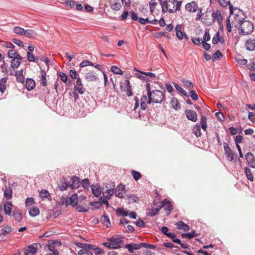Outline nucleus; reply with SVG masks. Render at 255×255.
<instances>
[{"label": "nucleus", "instance_id": "nucleus-1", "mask_svg": "<svg viewBox=\"0 0 255 255\" xmlns=\"http://www.w3.org/2000/svg\"><path fill=\"white\" fill-rule=\"evenodd\" d=\"M147 95L149 98V103L155 104L161 103L165 97V93L159 90H152L150 84L147 83L146 85Z\"/></svg>", "mask_w": 255, "mask_h": 255}, {"label": "nucleus", "instance_id": "nucleus-2", "mask_svg": "<svg viewBox=\"0 0 255 255\" xmlns=\"http://www.w3.org/2000/svg\"><path fill=\"white\" fill-rule=\"evenodd\" d=\"M230 14L229 18L232 20V25L238 27L245 19L244 15L242 11L236 8H234L233 5H230Z\"/></svg>", "mask_w": 255, "mask_h": 255}, {"label": "nucleus", "instance_id": "nucleus-3", "mask_svg": "<svg viewBox=\"0 0 255 255\" xmlns=\"http://www.w3.org/2000/svg\"><path fill=\"white\" fill-rule=\"evenodd\" d=\"M240 30V33L243 35L251 34L254 29L253 24L249 20H244L238 27Z\"/></svg>", "mask_w": 255, "mask_h": 255}, {"label": "nucleus", "instance_id": "nucleus-4", "mask_svg": "<svg viewBox=\"0 0 255 255\" xmlns=\"http://www.w3.org/2000/svg\"><path fill=\"white\" fill-rule=\"evenodd\" d=\"M160 4L162 7H165L166 10H168L169 13H173L177 11H179L181 8L182 1L177 2L176 7L173 6L171 7L170 3H168V0H160Z\"/></svg>", "mask_w": 255, "mask_h": 255}, {"label": "nucleus", "instance_id": "nucleus-5", "mask_svg": "<svg viewBox=\"0 0 255 255\" xmlns=\"http://www.w3.org/2000/svg\"><path fill=\"white\" fill-rule=\"evenodd\" d=\"M109 186H106L103 189V194L107 198H110L114 193L115 185L111 181L109 182Z\"/></svg>", "mask_w": 255, "mask_h": 255}, {"label": "nucleus", "instance_id": "nucleus-6", "mask_svg": "<svg viewBox=\"0 0 255 255\" xmlns=\"http://www.w3.org/2000/svg\"><path fill=\"white\" fill-rule=\"evenodd\" d=\"M79 72L84 75V77L88 82H93L97 80V76L92 71L83 69L80 70Z\"/></svg>", "mask_w": 255, "mask_h": 255}, {"label": "nucleus", "instance_id": "nucleus-7", "mask_svg": "<svg viewBox=\"0 0 255 255\" xmlns=\"http://www.w3.org/2000/svg\"><path fill=\"white\" fill-rule=\"evenodd\" d=\"M109 241L113 242V244L114 245V249L121 248L122 245L124 244V241L123 240L122 238L119 235L113 236L109 239Z\"/></svg>", "mask_w": 255, "mask_h": 255}, {"label": "nucleus", "instance_id": "nucleus-8", "mask_svg": "<svg viewBox=\"0 0 255 255\" xmlns=\"http://www.w3.org/2000/svg\"><path fill=\"white\" fill-rule=\"evenodd\" d=\"M198 3L195 1L188 2L185 5V10L190 13L196 12L198 10Z\"/></svg>", "mask_w": 255, "mask_h": 255}, {"label": "nucleus", "instance_id": "nucleus-9", "mask_svg": "<svg viewBox=\"0 0 255 255\" xmlns=\"http://www.w3.org/2000/svg\"><path fill=\"white\" fill-rule=\"evenodd\" d=\"M212 17L213 23L216 20L220 26H221L223 28V25H222L223 18L221 14V12L220 10H217L215 11H213L211 13Z\"/></svg>", "mask_w": 255, "mask_h": 255}, {"label": "nucleus", "instance_id": "nucleus-10", "mask_svg": "<svg viewBox=\"0 0 255 255\" xmlns=\"http://www.w3.org/2000/svg\"><path fill=\"white\" fill-rule=\"evenodd\" d=\"M130 13L131 15V18L133 20H138V22L142 25H145L149 22V20L148 17H146L145 18L138 17L137 14L133 11H130Z\"/></svg>", "mask_w": 255, "mask_h": 255}, {"label": "nucleus", "instance_id": "nucleus-11", "mask_svg": "<svg viewBox=\"0 0 255 255\" xmlns=\"http://www.w3.org/2000/svg\"><path fill=\"white\" fill-rule=\"evenodd\" d=\"M164 207V209L167 212V215L172 211L173 207L170 201L167 199H164L160 204V209Z\"/></svg>", "mask_w": 255, "mask_h": 255}, {"label": "nucleus", "instance_id": "nucleus-12", "mask_svg": "<svg viewBox=\"0 0 255 255\" xmlns=\"http://www.w3.org/2000/svg\"><path fill=\"white\" fill-rule=\"evenodd\" d=\"M78 203V196L77 194H74L71 197L67 198L65 200V204L66 206L71 205L72 206H76Z\"/></svg>", "mask_w": 255, "mask_h": 255}, {"label": "nucleus", "instance_id": "nucleus-13", "mask_svg": "<svg viewBox=\"0 0 255 255\" xmlns=\"http://www.w3.org/2000/svg\"><path fill=\"white\" fill-rule=\"evenodd\" d=\"M185 115L187 119L193 122L197 120V114L195 111L191 110H186L185 111Z\"/></svg>", "mask_w": 255, "mask_h": 255}, {"label": "nucleus", "instance_id": "nucleus-14", "mask_svg": "<svg viewBox=\"0 0 255 255\" xmlns=\"http://www.w3.org/2000/svg\"><path fill=\"white\" fill-rule=\"evenodd\" d=\"M74 89L80 94L83 95L85 93V89L83 88L81 80L79 77H78L76 79Z\"/></svg>", "mask_w": 255, "mask_h": 255}, {"label": "nucleus", "instance_id": "nucleus-15", "mask_svg": "<svg viewBox=\"0 0 255 255\" xmlns=\"http://www.w3.org/2000/svg\"><path fill=\"white\" fill-rule=\"evenodd\" d=\"M224 148L228 160L230 161H232L234 159L233 152L228 144L226 142L224 143Z\"/></svg>", "mask_w": 255, "mask_h": 255}, {"label": "nucleus", "instance_id": "nucleus-16", "mask_svg": "<svg viewBox=\"0 0 255 255\" xmlns=\"http://www.w3.org/2000/svg\"><path fill=\"white\" fill-rule=\"evenodd\" d=\"M69 184V187L72 189H77L81 185L80 179L76 176H73L71 178V181Z\"/></svg>", "mask_w": 255, "mask_h": 255}, {"label": "nucleus", "instance_id": "nucleus-17", "mask_svg": "<svg viewBox=\"0 0 255 255\" xmlns=\"http://www.w3.org/2000/svg\"><path fill=\"white\" fill-rule=\"evenodd\" d=\"M246 159L248 165L254 168H255V158L251 152H248L246 155Z\"/></svg>", "mask_w": 255, "mask_h": 255}, {"label": "nucleus", "instance_id": "nucleus-18", "mask_svg": "<svg viewBox=\"0 0 255 255\" xmlns=\"http://www.w3.org/2000/svg\"><path fill=\"white\" fill-rule=\"evenodd\" d=\"M202 22L207 25H210L213 23V19L210 12L206 11L202 18Z\"/></svg>", "mask_w": 255, "mask_h": 255}, {"label": "nucleus", "instance_id": "nucleus-19", "mask_svg": "<svg viewBox=\"0 0 255 255\" xmlns=\"http://www.w3.org/2000/svg\"><path fill=\"white\" fill-rule=\"evenodd\" d=\"M149 100V98L148 95H142L140 100V107L142 110H145L147 108V105L151 103L148 102Z\"/></svg>", "mask_w": 255, "mask_h": 255}, {"label": "nucleus", "instance_id": "nucleus-20", "mask_svg": "<svg viewBox=\"0 0 255 255\" xmlns=\"http://www.w3.org/2000/svg\"><path fill=\"white\" fill-rule=\"evenodd\" d=\"M182 28V26L181 25H177L176 26V27H175L176 36L179 40L182 39L183 38V36H184L185 38L186 39H187L188 38L187 37V36L185 34V33L181 31Z\"/></svg>", "mask_w": 255, "mask_h": 255}, {"label": "nucleus", "instance_id": "nucleus-21", "mask_svg": "<svg viewBox=\"0 0 255 255\" xmlns=\"http://www.w3.org/2000/svg\"><path fill=\"white\" fill-rule=\"evenodd\" d=\"M39 196L42 200L47 199L49 201L51 200V197L49 192L45 189H42L39 193Z\"/></svg>", "mask_w": 255, "mask_h": 255}, {"label": "nucleus", "instance_id": "nucleus-22", "mask_svg": "<svg viewBox=\"0 0 255 255\" xmlns=\"http://www.w3.org/2000/svg\"><path fill=\"white\" fill-rule=\"evenodd\" d=\"M246 47L247 50L252 51L255 49V39H249L246 43Z\"/></svg>", "mask_w": 255, "mask_h": 255}, {"label": "nucleus", "instance_id": "nucleus-23", "mask_svg": "<svg viewBox=\"0 0 255 255\" xmlns=\"http://www.w3.org/2000/svg\"><path fill=\"white\" fill-rule=\"evenodd\" d=\"M21 60L22 57L21 56L12 59L10 64L11 67L13 69L17 68L20 65Z\"/></svg>", "mask_w": 255, "mask_h": 255}, {"label": "nucleus", "instance_id": "nucleus-24", "mask_svg": "<svg viewBox=\"0 0 255 255\" xmlns=\"http://www.w3.org/2000/svg\"><path fill=\"white\" fill-rule=\"evenodd\" d=\"M12 208V204L10 201L6 202L3 206V210L4 213L8 215H10L11 210Z\"/></svg>", "mask_w": 255, "mask_h": 255}, {"label": "nucleus", "instance_id": "nucleus-25", "mask_svg": "<svg viewBox=\"0 0 255 255\" xmlns=\"http://www.w3.org/2000/svg\"><path fill=\"white\" fill-rule=\"evenodd\" d=\"M124 190L125 186L124 185H119L117 186L116 190L114 191V193L116 196L122 198L123 197V192Z\"/></svg>", "mask_w": 255, "mask_h": 255}, {"label": "nucleus", "instance_id": "nucleus-26", "mask_svg": "<svg viewBox=\"0 0 255 255\" xmlns=\"http://www.w3.org/2000/svg\"><path fill=\"white\" fill-rule=\"evenodd\" d=\"M25 87L28 91L33 89L35 87V81L32 79H27L26 80Z\"/></svg>", "mask_w": 255, "mask_h": 255}, {"label": "nucleus", "instance_id": "nucleus-27", "mask_svg": "<svg viewBox=\"0 0 255 255\" xmlns=\"http://www.w3.org/2000/svg\"><path fill=\"white\" fill-rule=\"evenodd\" d=\"M37 252V248L32 245L28 246L24 250L25 255H34Z\"/></svg>", "mask_w": 255, "mask_h": 255}, {"label": "nucleus", "instance_id": "nucleus-28", "mask_svg": "<svg viewBox=\"0 0 255 255\" xmlns=\"http://www.w3.org/2000/svg\"><path fill=\"white\" fill-rule=\"evenodd\" d=\"M126 249H128V251L133 253V251L140 249V245L139 244H127L125 246Z\"/></svg>", "mask_w": 255, "mask_h": 255}, {"label": "nucleus", "instance_id": "nucleus-29", "mask_svg": "<svg viewBox=\"0 0 255 255\" xmlns=\"http://www.w3.org/2000/svg\"><path fill=\"white\" fill-rule=\"evenodd\" d=\"M176 225L179 230H183L184 231H188L189 230V227L182 221L177 222Z\"/></svg>", "mask_w": 255, "mask_h": 255}, {"label": "nucleus", "instance_id": "nucleus-30", "mask_svg": "<svg viewBox=\"0 0 255 255\" xmlns=\"http://www.w3.org/2000/svg\"><path fill=\"white\" fill-rule=\"evenodd\" d=\"M23 70H20V71H18L15 73V77L16 79V81L18 82L23 83H24V77L23 75Z\"/></svg>", "mask_w": 255, "mask_h": 255}, {"label": "nucleus", "instance_id": "nucleus-31", "mask_svg": "<svg viewBox=\"0 0 255 255\" xmlns=\"http://www.w3.org/2000/svg\"><path fill=\"white\" fill-rule=\"evenodd\" d=\"M4 196L5 198L9 200L12 197V190L10 186H5L4 191Z\"/></svg>", "mask_w": 255, "mask_h": 255}, {"label": "nucleus", "instance_id": "nucleus-32", "mask_svg": "<svg viewBox=\"0 0 255 255\" xmlns=\"http://www.w3.org/2000/svg\"><path fill=\"white\" fill-rule=\"evenodd\" d=\"M24 35L29 37H34L37 35L36 31L33 29H27L24 30Z\"/></svg>", "mask_w": 255, "mask_h": 255}, {"label": "nucleus", "instance_id": "nucleus-33", "mask_svg": "<svg viewBox=\"0 0 255 255\" xmlns=\"http://www.w3.org/2000/svg\"><path fill=\"white\" fill-rule=\"evenodd\" d=\"M170 104L172 107L175 110L180 108L179 102L176 98H172L170 102Z\"/></svg>", "mask_w": 255, "mask_h": 255}, {"label": "nucleus", "instance_id": "nucleus-34", "mask_svg": "<svg viewBox=\"0 0 255 255\" xmlns=\"http://www.w3.org/2000/svg\"><path fill=\"white\" fill-rule=\"evenodd\" d=\"M92 248H87L86 249H81L78 252V255H93V253L90 251Z\"/></svg>", "mask_w": 255, "mask_h": 255}, {"label": "nucleus", "instance_id": "nucleus-35", "mask_svg": "<svg viewBox=\"0 0 255 255\" xmlns=\"http://www.w3.org/2000/svg\"><path fill=\"white\" fill-rule=\"evenodd\" d=\"M92 191L94 195L96 197H98L101 195V190L98 185H93L92 186Z\"/></svg>", "mask_w": 255, "mask_h": 255}, {"label": "nucleus", "instance_id": "nucleus-36", "mask_svg": "<svg viewBox=\"0 0 255 255\" xmlns=\"http://www.w3.org/2000/svg\"><path fill=\"white\" fill-rule=\"evenodd\" d=\"M6 79L5 78H1L0 80V91L3 93L6 89Z\"/></svg>", "mask_w": 255, "mask_h": 255}, {"label": "nucleus", "instance_id": "nucleus-37", "mask_svg": "<svg viewBox=\"0 0 255 255\" xmlns=\"http://www.w3.org/2000/svg\"><path fill=\"white\" fill-rule=\"evenodd\" d=\"M29 213L31 216L35 217L39 214V210L38 208L36 207H32V208L29 209Z\"/></svg>", "mask_w": 255, "mask_h": 255}, {"label": "nucleus", "instance_id": "nucleus-38", "mask_svg": "<svg viewBox=\"0 0 255 255\" xmlns=\"http://www.w3.org/2000/svg\"><path fill=\"white\" fill-rule=\"evenodd\" d=\"M201 126L202 128L204 130L206 131V129L207 128V118L205 116H203L201 117V121H200Z\"/></svg>", "mask_w": 255, "mask_h": 255}, {"label": "nucleus", "instance_id": "nucleus-39", "mask_svg": "<svg viewBox=\"0 0 255 255\" xmlns=\"http://www.w3.org/2000/svg\"><path fill=\"white\" fill-rule=\"evenodd\" d=\"M101 221L102 222L103 224L107 228H109L111 226V223L110 222V220L107 216L104 215L102 216Z\"/></svg>", "mask_w": 255, "mask_h": 255}, {"label": "nucleus", "instance_id": "nucleus-40", "mask_svg": "<svg viewBox=\"0 0 255 255\" xmlns=\"http://www.w3.org/2000/svg\"><path fill=\"white\" fill-rule=\"evenodd\" d=\"M24 30L23 28L19 26H15L13 29V31L15 34L20 35H24Z\"/></svg>", "mask_w": 255, "mask_h": 255}, {"label": "nucleus", "instance_id": "nucleus-41", "mask_svg": "<svg viewBox=\"0 0 255 255\" xmlns=\"http://www.w3.org/2000/svg\"><path fill=\"white\" fill-rule=\"evenodd\" d=\"M193 132L197 137H200L201 136V129L199 125H196L193 127Z\"/></svg>", "mask_w": 255, "mask_h": 255}, {"label": "nucleus", "instance_id": "nucleus-42", "mask_svg": "<svg viewBox=\"0 0 255 255\" xmlns=\"http://www.w3.org/2000/svg\"><path fill=\"white\" fill-rule=\"evenodd\" d=\"M8 56L10 58H15L16 57H19L20 55L19 54L14 50H9L7 53Z\"/></svg>", "mask_w": 255, "mask_h": 255}, {"label": "nucleus", "instance_id": "nucleus-43", "mask_svg": "<svg viewBox=\"0 0 255 255\" xmlns=\"http://www.w3.org/2000/svg\"><path fill=\"white\" fill-rule=\"evenodd\" d=\"M173 85L175 89L179 92L182 93L184 96L188 97V94L180 86H179L178 84H177L175 83H173Z\"/></svg>", "mask_w": 255, "mask_h": 255}, {"label": "nucleus", "instance_id": "nucleus-44", "mask_svg": "<svg viewBox=\"0 0 255 255\" xmlns=\"http://www.w3.org/2000/svg\"><path fill=\"white\" fill-rule=\"evenodd\" d=\"M125 85L127 88L126 95L128 96H130L132 95V92L131 90V87L130 86V82L128 80H127L125 81Z\"/></svg>", "mask_w": 255, "mask_h": 255}, {"label": "nucleus", "instance_id": "nucleus-45", "mask_svg": "<svg viewBox=\"0 0 255 255\" xmlns=\"http://www.w3.org/2000/svg\"><path fill=\"white\" fill-rule=\"evenodd\" d=\"M12 216L15 221H17L18 222H19L22 219V215L18 211H14L13 212Z\"/></svg>", "mask_w": 255, "mask_h": 255}, {"label": "nucleus", "instance_id": "nucleus-46", "mask_svg": "<svg viewBox=\"0 0 255 255\" xmlns=\"http://www.w3.org/2000/svg\"><path fill=\"white\" fill-rule=\"evenodd\" d=\"M245 172L248 179L250 181H253L254 180V176L253 175L250 169L248 167H246L245 168Z\"/></svg>", "mask_w": 255, "mask_h": 255}, {"label": "nucleus", "instance_id": "nucleus-47", "mask_svg": "<svg viewBox=\"0 0 255 255\" xmlns=\"http://www.w3.org/2000/svg\"><path fill=\"white\" fill-rule=\"evenodd\" d=\"M160 210V208H152L148 210L147 215L153 217Z\"/></svg>", "mask_w": 255, "mask_h": 255}, {"label": "nucleus", "instance_id": "nucleus-48", "mask_svg": "<svg viewBox=\"0 0 255 255\" xmlns=\"http://www.w3.org/2000/svg\"><path fill=\"white\" fill-rule=\"evenodd\" d=\"M236 61L241 65H245L247 63V60L244 59L241 55H238L236 57Z\"/></svg>", "mask_w": 255, "mask_h": 255}, {"label": "nucleus", "instance_id": "nucleus-49", "mask_svg": "<svg viewBox=\"0 0 255 255\" xmlns=\"http://www.w3.org/2000/svg\"><path fill=\"white\" fill-rule=\"evenodd\" d=\"M75 245L77 247L81 248L82 249H86L87 248H92V245L88 244H83L79 242H76Z\"/></svg>", "mask_w": 255, "mask_h": 255}, {"label": "nucleus", "instance_id": "nucleus-50", "mask_svg": "<svg viewBox=\"0 0 255 255\" xmlns=\"http://www.w3.org/2000/svg\"><path fill=\"white\" fill-rule=\"evenodd\" d=\"M110 7L113 10L115 11H118L121 8L122 5L119 2H116L114 3L111 4Z\"/></svg>", "mask_w": 255, "mask_h": 255}, {"label": "nucleus", "instance_id": "nucleus-51", "mask_svg": "<svg viewBox=\"0 0 255 255\" xmlns=\"http://www.w3.org/2000/svg\"><path fill=\"white\" fill-rule=\"evenodd\" d=\"M197 16L196 17V20H199L200 19H202V17H203L205 13H203V9L201 7H198V10H197Z\"/></svg>", "mask_w": 255, "mask_h": 255}, {"label": "nucleus", "instance_id": "nucleus-52", "mask_svg": "<svg viewBox=\"0 0 255 255\" xmlns=\"http://www.w3.org/2000/svg\"><path fill=\"white\" fill-rule=\"evenodd\" d=\"M131 174L135 181L139 180L141 176V174L139 172L135 170H132Z\"/></svg>", "mask_w": 255, "mask_h": 255}, {"label": "nucleus", "instance_id": "nucleus-53", "mask_svg": "<svg viewBox=\"0 0 255 255\" xmlns=\"http://www.w3.org/2000/svg\"><path fill=\"white\" fill-rule=\"evenodd\" d=\"M181 236L183 238H187L189 239H191L193 237L197 236V234H196L195 232H193L191 233L182 234Z\"/></svg>", "mask_w": 255, "mask_h": 255}, {"label": "nucleus", "instance_id": "nucleus-54", "mask_svg": "<svg viewBox=\"0 0 255 255\" xmlns=\"http://www.w3.org/2000/svg\"><path fill=\"white\" fill-rule=\"evenodd\" d=\"M181 82L184 84V86H186L188 88L193 89L194 87L193 84L190 81H188L184 79H182L181 80Z\"/></svg>", "mask_w": 255, "mask_h": 255}, {"label": "nucleus", "instance_id": "nucleus-55", "mask_svg": "<svg viewBox=\"0 0 255 255\" xmlns=\"http://www.w3.org/2000/svg\"><path fill=\"white\" fill-rule=\"evenodd\" d=\"M92 248L91 250H93L94 251V253L96 255H101L103 254V250L98 247H96L95 246L92 245Z\"/></svg>", "mask_w": 255, "mask_h": 255}, {"label": "nucleus", "instance_id": "nucleus-56", "mask_svg": "<svg viewBox=\"0 0 255 255\" xmlns=\"http://www.w3.org/2000/svg\"><path fill=\"white\" fill-rule=\"evenodd\" d=\"M87 66H94V64L91 62L87 60L82 61L80 64V67L81 68H83Z\"/></svg>", "mask_w": 255, "mask_h": 255}, {"label": "nucleus", "instance_id": "nucleus-57", "mask_svg": "<svg viewBox=\"0 0 255 255\" xmlns=\"http://www.w3.org/2000/svg\"><path fill=\"white\" fill-rule=\"evenodd\" d=\"M223 55L221 52L219 50H217L213 55L212 58L213 61H215L217 59H220L221 57H222Z\"/></svg>", "mask_w": 255, "mask_h": 255}, {"label": "nucleus", "instance_id": "nucleus-58", "mask_svg": "<svg viewBox=\"0 0 255 255\" xmlns=\"http://www.w3.org/2000/svg\"><path fill=\"white\" fill-rule=\"evenodd\" d=\"M222 38V36L219 37V31L217 32L216 33V35L213 38L212 42L214 44H217L219 41H220V38Z\"/></svg>", "mask_w": 255, "mask_h": 255}, {"label": "nucleus", "instance_id": "nucleus-59", "mask_svg": "<svg viewBox=\"0 0 255 255\" xmlns=\"http://www.w3.org/2000/svg\"><path fill=\"white\" fill-rule=\"evenodd\" d=\"M226 27L227 29V30L229 32H231L232 31V20L230 19L229 17L226 20Z\"/></svg>", "mask_w": 255, "mask_h": 255}, {"label": "nucleus", "instance_id": "nucleus-60", "mask_svg": "<svg viewBox=\"0 0 255 255\" xmlns=\"http://www.w3.org/2000/svg\"><path fill=\"white\" fill-rule=\"evenodd\" d=\"M111 71L115 74H122L123 71L118 67L113 66L111 67Z\"/></svg>", "mask_w": 255, "mask_h": 255}, {"label": "nucleus", "instance_id": "nucleus-61", "mask_svg": "<svg viewBox=\"0 0 255 255\" xmlns=\"http://www.w3.org/2000/svg\"><path fill=\"white\" fill-rule=\"evenodd\" d=\"M47 246L48 250L53 252L52 254H53V255H59V252L55 249V247L54 246L48 245Z\"/></svg>", "mask_w": 255, "mask_h": 255}, {"label": "nucleus", "instance_id": "nucleus-62", "mask_svg": "<svg viewBox=\"0 0 255 255\" xmlns=\"http://www.w3.org/2000/svg\"><path fill=\"white\" fill-rule=\"evenodd\" d=\"M139 11L140 12V14H139L140 16H146L147 15V13L148 12L147 7H142L139 9Z\"/></svg>", "mask_w": 255, "mask_h": 255}, {"label": "nucleus", "instance_id": "nucleus-63", "mask_svg": "<svg viewBox=\"0 0 255 255\" xmlns=\"http://www.w3.org/2000/svg\"><path fill=\"white\" fill-rule=\"evenodd\" d=\"M188 96L191 97V98L194 100H197L198 96L197 94L193 90H191L189 91Z\"/></svg>", "mask_w": 255, "mask_h": 255}, {"label": "nucleus", "instance_id": "nucleus-64", "mask_svg": "<svg viewBox=\"0 0 255 255\" xmlns=\"http://www.w3.org/2000/svg\"><path fill=\"white\" fill-rule=\"evenodd\" d=\"M3 232L2 234L5 235L6 234L9 233L11 231V228L10 226H4L2 229Z\"/></svg>", "mask_w": 255, "mask_h": 255}]
</instances>
